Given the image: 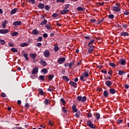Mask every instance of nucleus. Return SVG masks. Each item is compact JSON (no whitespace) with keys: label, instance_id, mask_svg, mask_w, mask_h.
Wrapping results in <instances>:
<instances>
[{"label":"nucleus","instance_id":"obj_1","mask_svg":"<svg viewBox=\"0 0 129 129\" xmlns=\"http://www.w3.org/2000/svg\"><path fill=\"white\" fill-rule=\"evenodd\" d=\"M115 6H116L113 7L112 8V11H113V12H120V11H121V9L119 8V6H120V4L118 3V4H116Z\"/></svg>","mask_w":129,"mask_h":129},{"label":"nucleus","instance_id":"obj_2","mask_svg":"<svg viewBox=\"0 0 129 129\" xmlns=\"http://www.w3.org/2000/svg\"><path fill=\"white\" fill-rule=\"evenodd\" d=\"M87 125L88 126H89V127H91V128H95V125L93 124V123H92L90 120L87 122Z\"/></svg>","mask_w":129,"mask_h":129},{"label":"nucleus","instance_id":"obj_3","mask_svg":"<svg viewBox=\"0 0 129 129\" xmlns=\"http://www.w3.org/2000/svg\"><path fill=\"white\" fill-rule=\"evenodd\" d=\"M66 59L65 58V57H61L60 58H58L57 60V62L58 63V64H62V63H64V62H65V60Z\"/></svg>","mask_w":129,"mask_h":129},{"label":"nucleus","instance_id":"obj_4","mask_svg":"<svg viewBox=\"0 0 129 129\" xmlns=\"http://www.w3.org/2000/svg\"><path fill=\"white\" fill-rule=\"evenodd\" d=\"M94 50V46H90L88 50V53H89V54H91V53H92Z\"/></svg>","mask_w":129,"mask_h":129},{"label":"nucleus","instance_id":"obj_5","mask_svg":"<svg viewBox=\"0 0 129 129\" xmlns=\"http://www.w3.org/2000/svg\"><path fill=\"white\" fill-rule=\"evenodd\" d=\"M70 10L64 9L62 11L60 12V14L61 15H65V14H67L68 13H69Z\"/></svg>","mask_w":129,"mask_h":129},{"label":"nucleus","instance_id":"obj_6","mask_svg":"<svg viewBox=\"0 0 129 129\" xmlns=\"http://www.w3.org/2000/svg\"><path fill=\"white\" fill-rule=\"evenodd\" d=\"M105 84L106 85V86H108V87H110V86H111L112 85V82H111L110 81H107L105 82Z\"/></svg>","mask_w":129,"mask_h":129},{"label":"nucleus","instance_id":"obj_7","mask_svg":"<svg viewBox=\"0 0 129 129\" xmlns=\"http://www.w3.org/2000/svg\"><path fill=\"white\" fill-rule=\"evenodd\" d=\"M44 56L46 57H49V56H50V51L47 50H45L44 52Z\"/></svg>","mask_w":129,"mask_h":129},{"label":"nucleus","instance_id":"obj_8","mask_svg":"<svg viewBox=\"0 0 129 129\" xmlns=\"http://www.w3.org/2000/svg\"><path fill=\"white\" fill-rule=\"evenodd\" d=\"M38 69H39L37 67L34 68L32 70V74H33V75H34V74H36V73H38Z\"/></svg>","mask_w":129,"mask_h":129},{"label":"nucleus","instance_id":"obj_9","mask_svg":"<svg viewBox=\"0 0 129 129\" xmlns=\"http://www.w3.org/2000/svg\"><path fill=\"white\" fill-rule=\"evenodd\" d=\"M7 33H9V29L0 30V34H7Z\"/></svg>","mask_w":129,"mask_h":129},{"label":"nucleus","instance_id":"obj_10","mask_svg":"<svg viewBox=\"0 0 129 129\" xmlns=\"http://www.w3.org/2000/svg\"><path fill=\"white\" fill-rule=\"evenodd\" d=\"M17 12H18L17 8H14L11 10L10 14L15 15V14L17 13Z\"/></svg>","mask_w":129,"mask_h":129},{"label":"nucleus","instance_id":"obj_11","mask_svg":"<svg viewBox=\"0 0 129 129\" xmlns=\"http://www.w3.org/2000/svg\"><path fill=\"white\" fill-rule=\"evenodd\" d=\"M70 85H72V86H73L75 88H76V86H77V83L73 82V81H70Z\"/></svg>","mask_w":129,"mask_h":129},{"label":"nucleus","instance_id":"obj_12","mask_svg":"<svg viewBox=\"0 0 129 129\" xmlns=\"http://www.w3.org/2000/svg\"><path fill=\"white\" fill-rule=\"evenodd\" d=\"M72 109L74 112H77L78 111V109H77V107L76 105H73L72 106Z\"/></svg>","mask_w":129,"mask_h":129},{"label":"nucleus","instance_id":"obj_13","mask_svg":"<svg viewBox=\"0 0 129 129\" xmlns=\"http://www.w3.org/2000/svg\"><path fill=\"white\" fill-rule=\"evenodd\" d=\"M40 63L41 65H42V66H44V67H45V66H47V62H46L45 60H43L42 59H40Z\"/></svg>","mask_w":129,"mask_h":129},{"label":"nucleus","instance_id":"obj_14","mask_svg":"<svg viewBox=\"0 0 129 129\" xmlns=\"http://www.w3.org/2000/svg\"><path fill=\"white\" fill-rule=\"evenodd\" d=\"M22 22L21 21H15L13 23L14 26H21Z\"/></svg>","mask_w":129,"mask_h":129},{"label":"nucleus","instance_id":"obj_15","mask_svg":"<svg viewBox=\"0 0 129 129\" xmlns=\"http://www.w3.org/2000/svg\"><path fill=\"white\" fill-rule=\"evenodd\" d=\"M29 57L30 58H32V59H34V58H36V57H37V54H36V53H30V54H29Z\"/></svg>","mask_w":129,"mask_h":129},{"label":"nucleus","instance_id":"obj_16","mask_svg":"<svg viewBox=\"0 0 129 129\" xmlns=\"http://www.w3.org/2000/svg\"><path fill=\"white\" fill-rule=\"evenodd\" d=\"M32 34L33 35H39V31L38 29H34L32 30Z\"/></svg>","mask_w":129,"mask_h":129},{"label":"nucleus","instance_id":"obj_17","mask_svg":"<svg viewBox=\"0 0 129 129\" xmlns=\"http://www.w3.org/2000/svg\"><path fill=\"white\" fill-rule=\"evenodd\" d=\"M120 35L123 36H129V34H128V33L126 32H122L120 33Z\"/></svg>","mask_w":129,"mask_h":129},{"label":"nucleus","instance_id":"obj_18","mask_svg":"<svg viewBox=\"0 0 129 129\" xmlns=\"http://www.w3.org/2000/svg\"><path fill=\"white\" fill-rule=\"evenodd\" d=\"M7 24H8V21L7 20L4 21L2 24V28H3V29H5Z\"/></svg>","mask_w":129,"mask_h":129},{"label":"nucleus","instance_id":"obj_19","mask_svg":"<svg viewBox=\"0 0 129 129\" xmlns=\"http://www.w3.org/2000/svg\"><path fill=\"white\" fill-rule=\"evenodd\" d=\"M120 64L121 65L124 66V65H125V64H126V61H125V59H122L120 60Z\"/></svg>","mask_w":129,"mask_h":129},{"label":"nucleus","instance_id":"obj_20","mask_svg":"<svg viewBox=\"0 0 129 129\" xmlns=\"http://www.w3.org/2000/svg\"><path fill=\"white\" fill-rule=\"evenodd\" d=\"M38 8L39 9H44V8H45V5H44V4L42 3H40L39 4H38Z\"/></svg>","mask_w":129,"mask_h":129},{"label":"nucleus","instance_id":"obj_21","mask_svg":"<svg viewBox=\"0 0 129 129\" xmlns=\"http://www.w3.org/2000/svg\"><path fill=\"white\" fill-rule=\"evenodd\" d=\"M77 11H79L80 12H81L82 11H85V8H83L81 7H78L77 8Z\"/></svg>","mask_w":129,"mask_h":129},{"label":"nucleus","instance_id":"obj_22","mask_svg":"<svg viewBox=\"0 0 129 129\" xmlns=\"http://www.w3.org/2000/svg\"><path fill=\"white\" fill-rule=\"evenodd\" d=\"M62 79H64L66 82H68V81H69V78L67 76H63L62 77Z\"/></svg>","mask_w":129,"mask_h":129},{"label":"nucleus","instance_id":"obj_23","mask_svg":"<svg viewBox=\"0 0 129 129\" xmlns=\"http://www.w3.org/2000/svg\"><path fill=\"white\" fill-rule=\"evenodd\" d=\"M82 75L84 76V77H86V78H87V77H89V74H88V73L87 72H84L83 74H82Z\"/></svg>","mask_w":129,"mask_h":129},{"label":"nucleus","instance_id":"obj_24","mask_svg":"<svg viewBox=\"0 0 129 129\" xmlns=\"http://www.w3.org/2000/svg\"><path fill=\"white\" fill-rule=\"evenodd\" d=\"M54 75H49L48 76V80L49 81H51V80H52L53 79V78H54Z\"/></svg>","mask_w":129,"mask_h":129},{"label":"nucleus","instance_id":"obj_25","mask_svg":"<svg viewBox=\"0 0 129 129\" xmlns=\"http://www.w3.org/2000/svg\"><path fill=\"white\" fill-rule=\"evenodd\" d=\"M47 20H44V21H42L40 25H41V26H43V25H46V24H47Z\"/></svg>","mask_w":129,"mask_h":129},{"label":"nucleus","instance_id":"obj_26","mask_svg":"<svg viewBox=\"0 0 129 129\" xmlns=\"http://www.w3.org/2000/svg\"><path fill=\"white\" fill-rule=\"evenodd\" d=\"M60 102H61L63 105H65V104H66V101L63 98H61L60 99Z\"/></svg>","mask_w":129,"mask_h":129},{"label":"nucleus","instance_id":"obj_27","mask_svg":"<svg viewBox=\"0 0 129 129\" xmlns=\"http://www.w3.org/2000/svg\"><path fill=\"white\" fill-rule=\"evenodd\" d=\"M109 92L111 94H114L115 93V90L114 89H110Z\"/></svg>","mask_w":129,"mask_h":129},{"label":"nucleus","instance_id":"obj_28","mask_svg":"<svg viewBox=\"0 0 129 129\" xmlns=\"http://www.w3.org/2000/svg\"><path fill=\"white\" fill-rule=\"evenodd\" d=\"M28 45L29 44H28L27 42H24L20 44V47H25V46H28Z\"/></svg>","mask_w":129,"mask_h":129},{"label":"nucleus","instance_id":"obj_29","mask_svg":"<svg viewBox=\"0 0 129 129\" xmlns=\"http://www.w3.org/2000/svg\"><path fill=\"white\" fill-rule=\"evenodd\" d=\"M103 95L105 97H107V96H108V92H107V91H104L103 92Z\"/></svg>","mask_w":129,"mask_h":129},{"label":"nucleus","instance_id":"obj_30","mask_svg":"<svg viewBox=\"0 0 129 129\" xmlns=\"http://www.w3.org/2000/svg\"><path fill=\"white\" fill-rule=\"evenodd\" d=\"M54 51L56 52H58V51H59V47L58 46V45L54 46Z\"/></svg>","mask_w":129,"mask_h":129},{"label":"nucleus","instance_id":"obj_31","mask_svg":"<svg viewBox=\"0 0 129 129\" xmlns=\"http://www.w3.org/2000/svg\"><path fill=\"white\" fill-rule=\"evenodd\" d=\"M94 42H95V40L93 39L88 44V46H90V45H92V44H93Z\"/></svg>","mask_w":129,"mask_h":129},{"label":"nucleus","instance_id":"obj_32","mask_svg":"<svg viewBox=\"0 0 129 129\" xmlns=\"http://www.w3.org/2000/svg\"><path fill=\"white\" fill-rule=\"evenodd\" d=\"M11 51L14 53H17V52H18V49L16 48H11Z\"/></svg>","mask_w":129,"mask_h":129},{"label":"nucleus","instance_id":"obj_33","mask_svg":"<svg viewBox=\"0 0 129 129\" xmlns=\"http://www.w3.org/2000/svg\"><path fill=\"white\" fill-rule=\"evenodd\" d=\"M96 119H99L100 118V114L97 113L96 114Z\"/></svg>","mask_w":129,"mask_h":129},{"label":"nucleus","instance_id":"obj_34","mask_svg":"<svg viewBox=\"0 0 129 129\" xmlns=\"http://www.w3.org/2000/svg\"><path fill=\"white\" fill-rule=\"evenodd\" d=\"M124 72L122 71L121 70L118 71V74L119 75L121 76V75H123V74H124Z\"/></svg>","mask_w":129,"mask_h":129},{"label":"nucleus","instance_id":"obj_35","mask_svg":"<svg viewBox=\"0 0 129 129\" xmlns=\"http://www.w3.org/2000/svg\"><path fill=\"white\" fill-rule=\"evenodd\" d=\"M86 96H84L83 97H82V101L81 102H85V101H86Z\"/></svg>","mask_w":129,"mask_h":129},{"label":"nucleus","instance_id":"obj_36","mask_svg":"<svg viewBox=\"0 0 129 129\" xmlns=\"http://www.w3.org/2000/svg\"><path fill=\"white\" fill-rule=\"evenodd\" d=\"M42 72H43V73H48V70H47V69H43L42 70Z\"/></svg>","mask_w":129,"mask_h":129},{"label":"nucleus","instance_id":"obj_37","mask_svg":"<svg viewBox=\"0 0 129 129\" xmlns=\"http://www.w3.org/2000/svg\"><path fill=\"white\" fill-rule=\"evenodd\" d=\"M109 65L111 67H113V68H114V67H115V66H116L115 65V64H114V63H113V62H110V63H109Z\"/></svg>","mask_w":129,"mask_h":129},{"label":"nucleus","instance_id":"obj_38","mask_svg":"<svg viewBox=\"0 0 129 129\" xmlns=\"http://www.w3.org/2000/svg\"><path fill=\"white\" fill-rule=\"evenodd\" d=\"M62 112H63V113H67V110L66 109V108L64 107H63L62 108Z\"/></svg>","mask_w":129,"mask_h":129},{"label":"nucleus","instance_id":"obj_39","mask_svg":"<svg viewBox=\"0 0 129 129\" xmlns=\"http://www.w3.org/2000/svg\"><path fill=\"white\" fill-rule=\"evenodd\" d=\"M18 34V33L17 32H13L11 34V36H12V37H15V36H17Z\"/></svg>","mask_w":129,"mask_h":129},{"label":"nucleus","instance_id":"obj_40","mask_svg":"<svg viewBox=\"0 0 129 129\" xmlns=\"http://www.w3.org/2000/svg\"><path fill=\"white\" fill-rule=\"evenodd\" d=\"M80 79H81V80L82 81H85V79H84V77L83 75H82V76H80Z\"/></svg>","mask_w":129,"mask_h":129},{"label":"nucleus","instance_id":"obj_41","mask_svg":"<svg viewBox=\"0 0 129 129\" xmlns=\"http://www.w3.org/2000/svg\"><path fill=\"white\" fill-rule=\"evenodd\" d=\"M77 99L78 100V101H82V97L79 96L77 97Z\"/></svg>","mask_w":129,"mask_h":129},{"label":"nucleus","instance_id":"obj_42","mask_svg":"<svg viewBox=\"0 0 129 129\" xmlns=\"http://www.w3.org/2000/svg\"><path fill=\"white\" fill-rule=\"evenodd\" d=\"M73 65H74V61H71L70 64H69V67H70V68H71V67L72 66H73Z\"/></svg>","mask_w":129,"mask_h":129},{"label":"nucleus","instance_id":"obj_43","mask_svg":"<svg viewBox=\"0 0 129 129\" xmlns=\"http://www.w3.org/2000/svg\"><path fill=\"white\" fill-rule=\"evenodd\" d=\"M42 40H43V39L42 38L41 36H39L38 38H37V42H42Z\"/></svg>","mask_w":129,"mask_h":129},{"label":"nucleus","instance_id":"obj_44","mask_svg":"<svg viewBox=\"0 0 129 129\" xmlns=\"http://www.w3.org/2000/svg\"><path fill=\"white\" fill-rule=\"evenodd\" d=\"M45 27L46 28V29H47V30H50L51 29V25H46Z\"/></svg>","mask_w":129,"mask_h":129},{"label":"nucleus","instance_id":"obj_45","mask_svg":"<svg viewBox=\"0 0 129 129\" xmlns=\"http://www.w3.org/2000/svg\"><path fill=\"white\" fill-rule=\"evenodd\" d=\"M44 103H45V105H48L49 104V100L48 99H46L44 101Z\"/></svg>","mask_w":129,"mask_h":129},{"label":"nucleus","instance_id":"obj_46","mask_svg":"<svg viewBox=\"0 0 129 129\" xmlns=\"http://www.w3.org/2000/svg\"><path fill=\"white\" fill-rule=\"evenodd\" d=\"M39 78H40V79H41V80H42L43 81H44L45 76H40Z\"/></svg>","mask_w":129,"mask_h":129},{"label":"nucleus","instance_id":"obj_47","mask_svg":"<svg viewBox=\"0 0 129 129\" xmlns=\"http://www.w3.org/2000/svg\"><path fill=\"white\" fill-rule=\"evenodd\" d=\"M87 116L88 117H92V114L89 112V113H87Z\"/></svg>","mask_w":129,"mask_h":129},{"label":"nucleus","instance_id":"obj_48","mask_svg":"<svg viewBox=\"0 0 129 129\" xmlns=\"http://www.w3.org/2000/svg\"><path fill=\"white\" fill-rule=\"evenodd\" d=\"M69 7H70V4H67L64 7V9L67 10V9H69Z\"/></svg>","mask_w":129,"mask_h":129},{"label":"nucleus","instance_id":"obj_49","mask_svg":"<svg viewBox=\"0 0 129 129\" xmlns=\"http://www.w3.org/2000/svg\"><path fill=\"white\" fill-rule=\"evenodd\" d=\"M108 18L109 19H113V18H114V15H113V14H111L108 16Z\"/></svg>","mask_w":129,"mask_h":129},{"label":"nucleus","instance_id":"obj_50","mask_svg":"<svg viewBox=\"0 0 129 129\" xmlns=\"http://www.w3.org/2000/svg\"><path fill=\"white\" fill-rule=\"evenodd\" d=\"M52 17H53V18H57V17H58V14L57 13L53 14L52 15Z\"/></svg>","mask_w":129,"mask_h":129},{"label":"nucleus","instance_id":"obj_51","mask_svg":"<svg viewBox=\"0 0 129 129\" xmlns=\"http://www.w3.org/2000/svg\"><path fill=\"white\" fill-rule=\"evenodd\" d=\"M39 94H41V95H43V94L44 93V92L43 91V90H42V89H39Z\"/></svg>","mask_w":129,"mask_h":129},{"label":"nucleus","instance_id":"obj_52","mask_svg":"<svg viewBox=\"0 0 129 129\" xmlns=\"http://www.w3.org/2000/svg\"><path fill=\"white\" fill-rule=\"evenodd\" d=\"M45 9L46 10V11H49V10L50 9V7H49L48 5H46L45 6Z\"/></svg>","mask_w":129,"mask_h":129},{"label":"nucleus","instance_id":"obj_53","mask_svg":"<svg viewBox=\"0 0 129 129\" xmlns=\"http://www.w3.org/2000/svg\"><path fill=\"white\" fill-rule=\"evenodd\" d=\"M104 5V3H97V6H101V7H102Z\"/></svg>","mask_w":129,"mask_h":129},{"label":"nucleus","instance_id":"obj_54","mask_svg":"<svg viewBox=\"0 0 129 129\" xmlns=\"http://www.w3.org/2000/svg\"><path fill=\"white\" fill-rule=\"evenodd\" d=\"M0 43L2 44V45H5V44H6V42L4 40H1L0 41Z\"/></svg>","mask_w":129,"mask_h":129},{"label":"nucleus","instance_id":"obj_55","mask_svg":"<svg viewBox=\"0 0 129 129\" xmlns=\"http://www.w3.org/2000/svg\"><path fill=\"white\" fill-rule=\"evenodd\" d=\"M56 3H65V0H56Z\"/></svg>","mask_w":129,"mask_h":129},{"label":"nucleus","instance_id":"obj_56","mask_svg":"<svg viewBox=\"0 0 129 129\" xmlns=\"http://www.w3.org/2000/svg\"><path fill=\"white\" fill-rule=\"evenodd\" d=\"M25 108H29L30 107V105H29V103H26L25 105Z\"/></svg>","mask_w":129,"mask_h":129},{"label":"nucleus","instance_id":"obj_57","mask_svg":"<svg viewBox=\"0 0 129 129\" xmlns=\"http://www.w3.org/2000/svg\"><path fill=\"white\" fill-rule=\"evenodd\" d=\"M29 3H32L33 5H35V4H36V1H35V0H31L29 1Z\"/></svg>","mask_w":129,"mask_h":129},{"label":"nucleus","instance_id":"obj_58","mask_svg":"<svg viewBox=\"0 0 129 129\" xmlns=\"http://www.w3.org/2000/svg\"><path fill=\"white\" fill-rule=\"evenodd\" d=\"M43 37L44 38H47L48 37V34L47 33H44L43 34Z\"/></svg>","mask_w":129,"mask_h":129},{"label":"nucleus","instance_id":"obj_59","mask_svg":"<svg viewBox=\"0 0 129 129\" xmlns=\"http://www.w3.org/2000/svg\"><path fill=\"white\" fill-rule=\"evenodd\" d=\"M48 124L49 125H50V126H53V125H54V124L53 123H52V122L51 121H49Z\"/></svg>","mask_w":129,"mask_h":129},{"label":"nucleus","instance_id":"obj_60","mask_svg":"<svg viewBox=\"0 0 129 129\" xmlns=\"http://www.w3.org/2000/svg\"><path fill=\"white\" fill-rule=\"evenodd\" d=\"M1 96H2V97H6V96H7L5 93H2Z\"/></svg>","mask_w":129,"mask_h":129},{"label":"nucleus","instance_id":"obj_61","mask_svg":"<svg viewBox=\"0 0 129 129\" xmlns=\"http://www.w3.org/2000/svg\"><path fill=\"white\" fill-rule=\"evenodd\" d=\"M123 120H117V123H121L122 122Z\"/></svg>","mask_w":129,"mask_h":129},{"label":"nucleus","instance_id":"obj_62","mask_svg":"<svg viewBox=\"0 0 129 129\" xmlns=\"http://www.w3.org/2000/svg\"><path fill=\"white\" fill-rule=\"evenodd\" d=\"M75 117H77V118H78V117H79V114H78V113H76L75 114Z\"/></svg>","mask_w":129,"mask_h":129},{"label":"nucleus","instance_id":"obj_63","mask_svg":"<svg viewBox=\"0 0 129 129\" xmlns=\"http://www.w3.org/2000/svg\"><path fill=\"white\" fill-rule=\"evenodd\" d=\"M41 46H42V43H38L36 45V47H41Z\"/></svg>","mask_w":129,"mask_h":129},{"label":"nucleus","instance_id":"obj_64","mask_svg":"<svg viewBox=\"0 0 129 129\" xmlns=\"http://www.w3.org/2000/svg\"><path fill=\"white\" fill-rule=\"evenodd\" d=\"M124 15L127 16V15H129V12L128 11H126L124 13Z\"/></svg>","mask_w":129,"mask_h":129}]
</instances>
